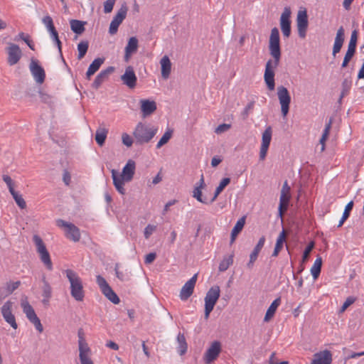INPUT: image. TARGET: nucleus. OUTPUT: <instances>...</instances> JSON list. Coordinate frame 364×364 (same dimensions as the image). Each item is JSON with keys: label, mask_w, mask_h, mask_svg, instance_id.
<instances>
[{"label": "nucleus", "mask_w": 364, "mask_h": 364, "mask_svg": "<svg viewBox=\"0 0 364 364\" xmlns=\"http://www.w3.org/2000/svg\"><path fill=\"white\" fill-rule=\"evenodd\" d=\"M279 32L277 28H273L271 31L269 43V53L274 58V60H269L265 65L264 80L269 90H274L275 87L274 70L280 61L281 48L279 44Z\"/></svg>", "instance_id": "1"}, {"label": "nucleus", "mask_w": 364, "mask_h": 364, "mask_svg": "<svg viewBox=\"0 0 364 364\" xmlns=\"http://www.w3.org/2000/svg\"><path fill=\"white\" fill-rule=\"evenodd\" d=\"M66 277L70 284V294L77 301H82L85 297L82 282L78 274L72 269L65 271Z\"/></svg>", "instance_id": "2"}, {"label": "nucleus", "mask_w": 364, "mask_h": 364, "mask_svg": "<svg viewBox=\"0 0 364 364\" xmlns=\"http://www.w3.org/2000/svg\"><path fill=\"white\" fill-rule=\"evenodd\" d=\"M157 131V128L141 122L138 123L133 133L136 143L138 144L149 143L156 134Z\"/></svg>", "instance_id": "3"}, {"label": "nucleus", "mask_w": 364, "mask_h": 364, "mask_svg": "<svg viewBox=\"0 0 364 364\" xmlns=\"http://www.w3.org/2000/svg\"><path fill=\"white\" fill-rule=\"evenodd\" d=\"M21 307L23 310V312L25 314L28 320L33 324L36 329L39 332L42 333L43 331V327L41 324V320L37 316L33 308L29 304L28 301V298L26 296H23L21 299Z\"/></svg>", "instance_id": "4"}, {"label": "nucleus", "mask_w": 364, "mask_h": 364, "mask_svg": "<svg viewBox=\"0 0 364 364\" xmlns=\"http://www.w3.org/2000/svg\"><path fill=\"white\" fill-rule=\"evenodd\" d=\"M220 295L219 286L215 285L209 289L205 296V318L208 319L210 312L213 310Z\"/></svg>", "instance_id": "5"}, {"label": "nucleus", "mask_w": 364, "mask_h": 364, "mask_svg": "<svg viewBox=\"0 0 364 364\" xmlns=\"http://www.w3.org/2000/svg\"><path fill=\"white\" fill-rule=\"evenodd\" d=\"M33 241L36 247V251L39 254L41 262L46 265L48 270L53 269V264L50 259V254L40 236L34 235Z\"/></svg>", "instance_id": "6"}, {"label": "nucleus", "mask_w": 364, "mask_h": 364, "mask_svg": "<svg viewBox=\"0 0 364 364\" xmlns=\"http://www.w3.org/2000/svg\"><path fill=\"white\" fill-rule=\"evenodd\" d=\"M96 282L102 293L106 296L107 299H109L114 304L119 303L120 299L119 296L112 290L104 277H102L101 275H97L96 277Z\"/></svg>", "instance_id": "7"}, {"label": "nucleus", "mask_w": 364, "mask_h": 364, "mask_svg": "<svg viewBox=\"0 0 364 364\" xmlns=\"http://www.w3.org/2000/svg\"><path fill=\"white\" fill-rule=\"evenodd\" d=\"M127 11L128 8L126 3L122 4L120 9L117 11L116 15L114 16L110 23L109 33L111 35H114L117 33L119 25L122 23L127 16Z\"/></svg>", "instance_id": "8"}, {"label": "nucleus", "mask_w": 364, "mask_h": 364, "mask_svg": "<svg viewBox=\"0 0 364 364\" xmlns=\"http://www.w3.org/2000/svg\"><path fill=\"white\" fill-rule=\"evenodd\" d=\"M277 96L281 105V112L283 117H286L289 111L291 96L288 90L284 86L277 87Z\"/></svg>", "instance_id": "9"}, {"label": "nucleus", "mask_w": 364, "mask_h": 364, "mask_svg": "<svg viewBox=\"0 0 364 364\" xmlns=\"http://www.w3.org/2000/svg\"><path fill=\"white\" fill-rule=\"evenodd\" d=\"M57 225L60 228H65V236L67 238L74 241L78 242L80 239V232L79 228L74 224L68 223L63 220L59 219L57 220Z\"/></svg>", "instance_id": "10"}, {"label": "nucleus", "mask_w": 364, "mask_h": 364, "mask_svg": "<svg viewBox=\"0 0 364 364\" xmlns=\"http://www.w3.org/2000/svg\"><path fill=\"white\" fill-rule=\"evenodd\" d=\"M308 25L309 21L306 10L305 9L303 10L300 9L297 14L296 26L299 36L301 38L306 37Z\"/></svg>", "instance_id": "11"}, {"label": "nucleus", "mask_w": 364, "mask_h": 364, "mask_svg": "<svg viewBox=\"0 0 364 364\" xmlns=\"http://www.w3.org/2000/svg\"><path fill=\"white\" fill-rule=\"evenodd\" d=\"M13 303L11 301H6L1 308V313L4 321L14 329H17L18 324L15 316L12 313Z\"/></svg>", "instance_id": "12"}, {"label": "nucleus", "mask_w": 364, "mask_h": 364, "mask_svg": "<svg viewBox=\"0 0 364 364\" xmlns=\"http://www.w3.org/2000/svg\"><path fill=\"white\" fill-rule=\"evenodd\" d=\"M358 40V32L356 30H354L351 33L350 39L348 43V50L344 56L343 61L341 65V68H346L349 61L351 60L353 56L354 55L356 50V43Z\"/></svg>", "instance_id": "13"}, {"label": "nucleus", "mask_w": 364, "mask_h": 364, "mask_svg": "<svg viewBox=\"0 0 364 364\" xmlns=\"http://www.w3.org/2000/svg\"><path fill=\"white\" fill-rule=\"evenodd\" d=\"M221 351V344L219 341H214L205 351L203 360L206 364H210L214 361L219 355Z\"/></svg>", "instance_id": "14"}, {"label": "nucleus", "mask_w": 364, "mask_h": 364, "mask_svg": "<svg viewBox=\"0 0 364 364\" xmlns=\"http://www.w3.org/2000/svg\"><path fill=\"white\" fill-rule=\"evenodd\" d=\"M30 71L36 81L39 84H42L46 78L44 69L38 64V61L32 58L29 65Z\"/></svg>", "instance_id": "15"}, {"label": "nucleus", "mask_w": 364, "mask_h": 364, "mask_svg": "<svg viewBox=\"0 0 364 364\" xmlns=\"http://www.w3.org/2000/svg\"><path fill=\"white\" fill-rule=\"evenodd\" d=\"M291 9L289 7H285L280 17L281 30L284 36L288 38L291 34Z\"/></svg>", "instance_id": "16"}, {"label": "nucleus", "mask_w": 364, "mask_h": 364, "mask_svg": "<svg viewBox=\"0 0 364 364\" xmlns=\"http://www.w3.org/2000/svg\"><path fill=\"white\" fill-rule=\"evenodd\" d=\"M198 274H195L189 280H188L182 287L180 291V299L182 301H186L193 293L194 287L197 281Z\"/></svg>", "instance_id": "17"}, {"label": "nucleus", "mask_w": 364, "mask_h": 364, "mask_svg": "<svg viewBox=\"0 0 364 364\" xmlns=\"http://www.w3.org/2000/svg\"><path fill=\"white\" fill-rule=\"evenodd\" d=\"M121 80L129 89H133L136 87L137 77L132 66L126 68L124 73L121 76Z\"/></svg>", "instance_id": "18"}, {"label": "nucleus", "mask_w": 364, "mask_h": 364, "mask_svg": "<svg viewBox=\"0 0 364 364\" xmlns=\"http://www.w3.org/2000/svg\"><path fill=\"white\" fill-rule=\"evenodd\" d=\"M7 62L10 65H16L21 58L22 52L19 46L14 43H10L7 48Z\"/></svg>", "instance_id": "19"}, {"label": "nucleus", "mask_w": 364, "mask_h": 364, "mask_svg": "<svg viewBox=\"0 0 364 364\" xmlns=\"http://www.w3.org/2000/svg\"><path fill=\"white\" fill-rule=\"evenodd\" d=\"M114 70V68L109 66L105 70H101L96 76L94 82L92 84V87L97 90L101 85L108 78L109 75L112 74Z\"/></svg>", "instance_id": "20"}, {"label": "nucleus", "mask_w": 364, "mask_h": 364, "mask_svg": "<svg viewBox=\"0 0 364 364\" xmlns=\"http://www.w3.org/2000/svg\"><path fill=\"white\" fill-rule=\"evenodd\" d=\"M42 282L43 286L41 287V290L43 299L41 302L45 306H47L49 305L50 299L52 297V287L46 280L45 276L42 277Z\"/></svg>", "instance_id": "21"}, {"label": "nucleus", "mask_w": 364, "mask_h": 364, "mask_svg": "<svg viewBox=\"0 0 364 364\" xmlns=\"http://www.w3.org/2000/svg\"><path fill=\"white\" fill-rule=\"evenodd\" d=\"M331 353L328 350H325L323 351L317 353L314 355V359L312 360L311 364H331Z\"/></svg>", "instance_id": "22"}, {"label": "nucleus", "mask_w": 364, "mask_h": 364, "mask_svg": "<svg viewBox=\"0 0 364 364\" xmlns=\"http://www.w3.org/2000/svg\"><path fill=\"white\" fill-rule=\"evenodd\" d=\"M344 28L343 26H341L336 33V36L335 38L332 55L335 57L337 53H338L343 46L344 39H345V33Z\"/></svg>", "instance_id": "23"}, {"label": "nucleus", "mask_w": 364, "mask_h": 364, "mask_svg": "<svg viewBox=\"0 0 364 364\" xmlns=\"http://www.w3.org/2000/svg\"><path fill=\"white\" fill-rule=\"evenodd\" d=\"M136 164L135 162L129 159L122 169L121 176L124 178L126 182L132 181L135 172Z\"/></svg>", "instance_id": "24"}, {"label": "nucleus", "mask_w": 364, "mask_h": 364, "mask_svg": "<svg viewBox=\"0 0 364 364\" xmlns=\"http://www.w3.org/2000/svg\"><path fill=\"white\" fill-rule=\"evenodd\" d=\"M111 173L115 188L120 194L124 195L125 193V189L124 188V182L125 180L121 175H119V173L116 170L112 169Z\"/></svg>", "instance_id": "25"}, {"label": "nucleus", "mask_w": 364, "mask_h": 364, "mask_svg": "<svg viewBox=\"0 0 364 364\" xmlns=\"http://www.w3.org/2000/svg\"><path fill=\"white\" fill-rule=\"evenodd\" d=\"M161 76L164 79H168L171 71V62L168 55H164L161 60Z\"/></svg>", "instance_id": "26"}, {"label": "nucleus", "mask_w": 364, "mask_h": 364, "mask_svg": "<svg viewBox=\"0 0 364 364\" xmlns=\"http://www.w3.org/2000/svg\"><path fill=\"white\" fill-rule=\"evenodd\" d=\"M140 102L141 109L144 117L150 115L156 109V104L154 101L141 100Z\"/></svg>", "instance_id": "27"}, {"label": "nucleus", "mask_w": 364, "mask_h": 364, "mask_svg": "<svg viewBox=\"0 0 364 364\" xmlns=\"http://www.w3.org/2000/svg\"><path fill=\"white\" fill-rule=\"evenodd\" d=\"M281 304V297L274 299L269 306L264 318V321H269L274 315L277 309Z\"/></svg>", "instance_id": "28"}, {"label": "nucleus", "mask_w": 364, "mask_h": 364, "mask_svg": "<svg viewBox=\"0 0 364 364\" xmlns=\"http://www.w3.org/2000/svg\"><path fill=\"white\" fill-rule=\"evenodd\" d=\"M245 217L240 218L237 221L236 224L235 225L234 228H232V230L231 231L230 244H232L235 242V237L242 230V228L245 225Z\"/></svg>", "instance_id": "29"}, {"label": "nucleus", "mask_w": 364, "mask_h": 364, "mask_svg": "<svg viewBox=\"0 0 364 364\" xmlns=\"http://www.w3.org/2000/svg\"><path fill=\"white\" fill-rule=\"evenodd\" d=\"M85 21L80 20L72 19L70 21L71 30L77 35H80L85 31Z\"/></svg>", "instance_id": "30"}, {"label": "nucleus", "mask_w": 364, "mask_h": 364, "mask_svg": "<svg viewBox=\"0 0 364 364\" xmlns=\"http://www.w3.org/2000/svg\"><path fill=\"white\" fill-rule=\"evenodd\" d=\"M104 63V59L101 58H95L90 65L86 75L90 78L91 75H94L100 68L101 65Z\"/></svg>", "instance_id": "31"}, {"label": "nucleus", "mask_w": 364, "mask_h": 364, "mask_svg": "<svg viewBox=\"0 0 364 364\" xmlns=\"http://www.w3.org/2000/svg\"><path fill=\"white\" fill-rule=\"evenodd\" d=\"M290 198V194L281 193L279 206V213L281 216L283 214V211H286L287 210Z\"/></svg>", "instance_id": "32"}, {"label": "nucleus", "mask_w": 364, "mask_h": 364, "mask_svg": "<svg viewBox=\"0 0 364 364\" xmlns=\"http://www.w3.org/2000/svg\"><path fill=\"white\" fill-rule=\"evenodd\" d=\"M177 342L178 344V352L181 355H184L188 348V345L183 333H179L177 336Z\"/></svg>", "instance_id": "33"}, {"label": "nucleus", "mask_w": 364, "mask_h": 364, "mask_svg": "<svg viewBox=\"0 0 364 364\" xmlns=\"http://www.w3.org/2000/svg\"><path fill=\"white\" fill-rule=\"evenodd\" d=\"M285 240V232L284 230H282L280 234L279 235L277 239V242H276V245H275V247H274V250L273 251V253L272 255V257H277L278 255H279V252H280V250L282 249L283 247V244H284V242Z\"/></svg>", "instance_id": "34"}, {"label": "nucleus", "mask_w": 364, "mask_h": 364, "mask_svg": "<svg viewBox=\"0 0 364 364\" xmlns=\"http://www.w3.org/2000/svg\"><path fill=\"white\" fill-rule=\"evenodd\" d=\"M322 266V259L318 257L314 261L313 266L311 268V274L314 279H316L320 275Z\"/></svg>", "instance_id": "35"}, {"label": "nucleus", "mask_w": 364, "mask_h": 364, "mask_svg": "<svg viewBox=\"0 0 364 364\" xmlns=\"http://www.w3.org/2000/svg\"><path fill=\"white\" fill-rule=\"evenodd\" d=\"M351 86H352V81L350 79L346 78L343 80L342 84H341V87H342L340 97L338 100L339 103H341L342 99L348 95V93L349 92V91L350 90Z\"/></svg>", "instance_id": "36"}, {"label": "nucleus", "mask_w": 364, "mask_h": 364, "mask_svg": "<svg viewBox=\"0 0 364 364\" xmlns=\"http://www.w3.org/2000/svg\"><path fill=\"white\" fill-rule=\"evenodd\" d=\"M234 254H231L228 256L224 257L223 260L220 262L218 269L220 272L226 271L230 265L233 263Z\"/></svg>", "instance_id": "37"}, {"label": "nucleus", "mask_w": 364, "mask_h": 364, "mask_svg": "<svg viewBox=\"0 0 364 364\" xmlns=\"http://www.w3.org/2000/svg\"><path fill=\"white\" fill-rule=\"evenodd\" d=\"M230 183V178H224L220 181L219 186L216 188L213 197L212 198L210 203L214 202L218 195L223 191V189Z\"/></svg>", "instance_id": "38"}, {"label": "nucleus", "mask_w": 364, "mask_h": 364, "mask_svg": "<svg viewBox=\"0 0 364 364\" xmlns=\"http://www.w3.org/2000/svg\"><path fill=\"white\" fill-rule=\"evenodd\" d=\"M353 207V201H350L345 207L344 211L343 213V215L337 225L338 228L341 227L344 222L349 218L350 211L352 210Z\"/></svg>", "instance_id": "39"}, {"label": "nucleus", "mask_w": 364, "mask_h": 364, "mask_svg": "<svg viewBox=\"0 0 364 364\" xmlns=\"http://www.w3.org/2000/svg\"><path fill=\"white\" fill-rule=\"evenodd\" d=\"M107 133H108L107 129H106L105 128L99 129L96 131L95 140H96V142L100 146H102L104 144L105 139L107 138Z\"/></svg>", "instance_id": "40"}, {"label": "nucleus", "mask_w": 364, "mask_h": 364, "mask_svg": "<svg viewBox=\"0 0 364 364\" xmlns=\"http://www.w3.org/2000/svg\"><path fill=\"white\" fill-rule=\"evenodd\" d=\"M138 49V39L136 37H131L125 47V51L134 53Z\"/></svg>", "instance_id": "41"}, {"label": "nucleus", "mask_w": 364, "mask_h": 364, "mask_svg": "<svg viewBox=\"0 0 364 364\" xmlns=\"http://www.w3.org/2000/svg\"><path fill=\"white\" fill-rule=\"evenodd\" d=\"M272 139V129L270 127H267L262 133V145L263 146L269 147Z\"/></svg>", "instance_id": "42"}, {"label": "nucleus", "mask_w": 364, "mask_h": 364, "mask_svg": "<svg viewBox=\"0 0 364 364\" xmlns=\"http://www.w3.org/2000/svg\"><path fill=\"white\" fill-rule=\"evenodd\" d=\"M89 47V43L87 41H81L77 45V50H78V55L77 58L79 60L82 59L85 54L87 53V51L88 50Z\"/></svg>", "instance_id": "43"}, {"label": "nucleus", "mask_w": 364, "mask_h": 364, "mask_svg": "<svg viewBox=\"0 0 364 364\" xmlns=\"http://www.w3.org/2000/svg\"><path fill=\"white\" fill-rule=\"evenodd\" d=\"M11 196H13L16 203L18 205V206L23 209L26 207V203L24 199L23 198L22 196L19 194L18 192H16L15 190L10 192Z\"/></svg>", "instance_id": "44"}, {"label": "nucleus", "mask_w": 364, "mask_h": 364, "mask_svg": "<svg viewBox=\"0 0 364 364\" xmlns=\"http://www.w3.org/2000/svg\"><path fill=\"white\" fill-rule=\"evenodd\" d=\"M79 355L82 354L83 356H88L90 354V348H89L85 340L78 341Z\"/></svg>", "instance_id": "45"}, {"label": "nucleus", "mask_w": 364, "mask_h": 364, "mask_svg": "<svg viewBox=\"0 0 364 364\" xmlns=\"http://www.w3.org/2000/svg\"><path fill=\"white\" fill-rule=\"evenodd\" d=\"M173 131L171 129H168L160 139L159 142L156 144V149H160L162 146L166 144L169 139L171 138Z\"/></svg>", "instance_id": "46"}, {"label": "nucleus", "mask_w": 364, "mask_h": 364, "mask_svg": "<svg viewBox=\"0 0 364 364\" xmlns=\"http://www.w3.org/2000/svg\"><path fill=\"white\" fill-rule=\"evenodd\" d=\"M18 39L23 40L31 50H34V45L30 40V36L28 34H25L23 32L19 33L18 36L15 38V41Z\"/></svg>", "instance_id": "47"}, {"label": "nucleus", "mask_w": 364, "mask_h": 364, "mask_svg": "<svg viewBox=\"0 0 364 364\" xmlns=\"http://www.w3.org/2000/svg\"><path fill=\"white\" fill-rule=\"evenodd\" d=\"M21 285L20 281L16 282H7L6 284V295L11 294L16 289H17L19 286Z\"/></svg>", "instance_id": "48"}, {"label": "nucleus", "mask_w": 364, "mask_h": 364, "mask_svg": "<svg viewBox=\"0 0 364 364\" xmlns=\"http://www.w3.org/2000/svg\"><path fill=\"white\" fill-rule=\"evenodd\" d=\"M202 189L203 188L195 187L193 189V191L192 196L194 198H196L198 202L206 204L208 203H207L205 198H203Z\"/></svg>", "instance_id": "49"}, {"label": "nucleus", "mask_w": 364, "mask_h": 364, "mask_svg": "<svg viewBox=\"0 0 364 364\" xmlns=\"http://www.w3.org/2000/svg\"><path fill=\"white\" fill-rule=\"evenodd\" d=\"M50 38L56 44L58 49V52L62 58V60H63V63H65V60L63 57V54H62V43L59 39L58 33L56 32L54 33V35L53 34L50 35Z\"/></svg>", "instance_id": "50"}, {"label": "nucleus", "mask_w": 364, "mask_h": 364, "mask_svg": "<svg viewBox=\"0 0 364 364\" xmlns=\"http://www.w3.org/2000/svg\"><path fill=\"white\" fill-rule=\"evenodd\" d=\"M156 230V226L149 224L144 229V235L146 239H149L153 232Z\"/></svg>", "instance_id": "51"}, {"label": "nucleus", "mask_w": 364, "mask_h": 364, "mask_svg": "<svg viewBox=\"0 0 364 364\" xmlns=\"http://www.w3.org/2000/svg\"><path fill=\"white\" fill-rule=\"evenodd\" d=\"M314 242H311L310 243H309V245L306 247L304 252H303V255H302V259L303 261H306V259H308L309 257V255L312 250V249L314 248Z\"/></svg>", "instance_id": "52"}, {"label": "nucleus", "mask_w": 364, "mask_h": 364, "mask_svg": "<svg viewBox=\"0 0 364 364\" xmlns=\"http://www.w3.org/2000/svg\"><path fill=\"white\" fill-rule=\"evenodd\" d=\"M116 0H107L104 3V12L106 14L110 13L114 6Z\"/></svg>", "instance_id": "53"}, {"label": "nucleus", "mask_w": 364, "mask_h": 364, "mask_svg": "<svg viewBox=\"0 0 364 364\" xmlns=\"http://www.w3.org/2000/svg\"><path fill=\"white\" fill-rule=\"evenodd\" d=\"M122 143L128 147L131 146L133 144V140H132V137L127 133L122 134Z\"/></svg>", "instance_id": "54"}, {"label": "nucleus", "mask_w": 364, "mask_h": 364, "mask_svg": "<svg viewBox=\"0 0 364 364\" xmlns=\"http://www.w3.org/2000/svg\"><path fill=\"white\" fill-rule=\"evenodd\" d=\"M355 301V298L353 296H348L344 301L341 306V311H344L348 306L353 304Z\"/></svg>", "instance_id": "55"}, {"label": "nucleus", "mask_w": 364, "mask_h": 364, "mask_svg": "<svg viewBox=\"0 0 364 364\" xmlns=\"http://www.w3.org/2000/svg\"><path fill=\"white\" fill-rule=\"evenodd\" d=\"M3 181L6 183L7 187L9 190V192L14 190V183L11 178L8 175L3 176Z\"/></svg>", "instance_id": "56"}, {"label": "nucleus", "mask_w": 364, "mask_h": 364, "mask_svg": "<svg viewBox=\"0 0 364 364\" xmlns=\"http://www.w3.org/2000/svg\"><path fill=\"white\" fill-rule=\"evenodd\" d=\"M231 125L229 124H220L216 129H215V133L217 134H221L226 131H228L230 128Z\"/></svg>", "instance_id": "57"}, {"label": "nucleus", "mask_w": 364, "mask_h": 364, "mask_svg": "<svg viewBox=\"0 0 364 364\" xmlns=\"http://www.w3.org/2000/svg\"><path fill=\"white\" fill-rule=\"evenodd\" d=\"M156 257V254L155 252H150L146 255L144 262L146 264L152 263Z\"/></svg>", "instance_id": "58"}, {"label": "nucleus", "mask_w": 364, "mask_h": 364, "mask_svg": "<svg viewBox=\"0 0 364 364\" xmlns=\"http://www.w3.org/2000/svg\"><path fill=\"white\" fill-rule=\"evenodd\" d=\"M63 182L65 183V184L66 186H68L70 185V181H71V176H70V173H69V171L68 170H64L63 171Z\"/></svg>", "instance_id": "59"}, {"label": "nucleus", "mask_w": 364, "mask_h": 364, "mask_svg": "<svg viewBox=\"0 0 364 364\" xmlns=\"http://www.w3.org/2000/svg\"><path fill=\"white\" fill-rule=\"evenodd\" d=\"M80 360L81 364H93V362L90 358V355L83 356L82 354L79 355Z\"/></svg>", "instance_id": "60"}, {"label": "nucleus", "mask_w": 364, "mask_h": 364, "mask_svg": "<svg viewBox=\"0 0 364 364\" xmlns=\"http://www.w3.org/2000/svg\"><path fill=\"white\" fill-rule=\"evenodd\" d=\"M264 242H265V237L262 236L259 238L257 244L254 247V249L260 252L261 250L262 249V247H264Z\"/></svg>", "instance_id": "61"}, {"label": "nucleus", "mask_w": 364, "mask_h": 364, "mask_svg": "<svg viewBox=\"0 0 364 364\" xmlns=\"http://www.w3.org/2000/svg\"><path fill=\"white\" fill-rule=\"evenodd\" d=\"M43 23L47 28L53 23V19L50 16H46L42 19Z\"/></svg>", "instance_id": "62"}, {"label": "nucleus", "mask_w": 364, "mask_h": 364, "mask_svg": "<svg viewBox=\"0 0 364 364\" xmlns=\"http://www.w3.org/2000/svg\"><path fill=\"white\" fill-rule=\"evenodd\" d=\"M269 147L261 146L260 147V151H259V159L264 160L266 157L267 151Z\"/></svg>", "instance_id": "63"}, {"label": "nucleus", "mask_w": 364, "mask_h": 364, "mask_svg": "<svg viewBox=\"0 0 364 364\" xmlns=\"http://www.w3.org/2000/svg\"><path fill=\"white\" fill-rule=\"evenodd\" d=\"M290 191H291V188L288 185L287 181H285L284 182L283 186H282V190H281V193H286V194H290Z\"/></svg>", "instance_id": "64"}]
</instances>
